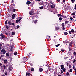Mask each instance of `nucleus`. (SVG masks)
Returning a JSON list of instances; mask_svg holds the SVG:
<instances>
[{
    "label": "nucleus",
    "mask_w": 76,
    "mask_h": 76,
    "mask_svg": "<svg viewBox=\"0 0 76 76\" xmlns=\"http://www.w3.org/2000/svg\"><path fill=\"white\" fill-rule=\"evenodd\" d=\"M1 52H3V54H5L6 53V50H4V49H3L1 50Z\"/></svg>",
    "instance_id": "nucleus-1"
},
{
    "label": "nucleus",
    "mask_w": 76,
    "mask_h": 76,
    "mask_svg": "<svg viewBox=\"0 0 76 76\" xmlns=\"http://www.w3.org/2000/svg\"><path fill=\"white\" fill-rule=\"evenodd\" d=\"M16 15V14H13L12 16V19H15V16Z\"/></svg>",
    "instance_id": "nucleus-2"
},
{
    "label": "nucleus",
    "mask_w": 76,
    "mask_h": 76,
    "mask_svg": "<svg viewBox=\"0 0 76 76\" xmlns=\"http://www.w3.org/2000/svg\"><path fill=\"white\" fill-rule=\"evenodd\" d=\"M12 69H13V68H12V66H10L9 67V69L10 70H12Z\"/></svg>",
    "instance_id": "nucleus-3"
},
{
    "label": "nucleus",
    "mask_w": 76,
    "mask_h": 76,
    "mask_svg": "<svg viewBox=\"0 0 76 76\" xmlns=\"http://www.w3.org/2000/svg\"><path fill=\"white\" fill-rule=\"evenodd\" d=\"M29 14L30 15H33L34 14V12L33 11H31L29 12Z\"/></svg>",
    "instance_id": "nucleus-4"
},
{
    "label": "nucleus",
    "mask_w": 76,
    "mask_h": 76,
    "mask_svg": "<svg viewBox=\"0 0 76 76\" xmlns=\"http://www.w3.org/2000/svg\"><path fill=\"white\" fill-rule=\"evenodd\" d=\"M4 63H6V64H7V61L6 59H5L4 60Z\"/></svg>",
    "instance_id": "nucleus-5"
},
{
    "label": "nucleus",
    "mask_w": 76,
    "mask_h": 76,
    "mask_svg": "<svg viewBox=\"0 0 76 76\" xmlns=\"http://www.w3.org/2000/svg\"><path fill=\"white\" fill-rule=\"evenodd\" d=\"M3 67L4 70H5V69H6V66L4 65L3 66Z\"/></svg>",
    "instance_id": "nucleus-6"
},
{
    "label": "nucleus",
    "mask_w": 76,
    "mask_h": 76,
    "mask_svg": "<svg viewBox=\"0 0 76 76\" xmlns=\"http://www.w3.org/2000/svg\"><path fill=\"white\" fill-rule=\"evenodd\" d=\"M18 54V53L16 52H14V55H15V56H16Z\"/></svg>",
    "instance_id": "nucleus-7"
},
{
    "label": "nucleus",
    "mask_w": 76,
    "mask_h": 76,
    "mask_svg": "<svg viewBox=\"0 0 76 76\" xmlns=\"http://www.w3.org/2000/svg\"><path fill=\"white\" fill-rule=\"evenodd\" d=\"M43 70V69L41 68H39L40 72H42Z\"/></svg>",
    "instance_id": "nucleus-8"
},
{
    "label": "nucleus",
    "mask_w": 76,
    "mask_h": 76,
    "mask_svg": "<svg viewBox=\"0 0 76 76\" xmlns=\"http://www.w3.org/2000/svg\"><path fill=\"white\" fill-rule=\"evenodd\" d=\"M72 44H73V42H70L69 44L70 46H72Z\"/></svg>",
    "instance_id": "nucleus-9"
},
{
    "label": "nucleus",
    "mask_w": 76,
    "mask_h": 76,
    "mask_svg": "<svg viewBox=\"0 0 76 76\" xmlns=\"http://www.w3.org/2000/svg\"><path fill=\"white\" fill-rule=\"evenodd\" d=\"M61 69H63V68H64V65H61Z\"/></svg>",
    "instance_id": "nucleus-10"
},
{
    "label": "nucleus",
    "mask_w": 76,
    "mask_h": 76,
    "mask_svg": "<svg viewBox=\"0 0 76 76\" xmlns=\"http://www.w3.org/2000/svg\"><path fill=\"white\" fill-rule=\"evenodd\" d=\"M27 4H31V2L30 1H27L26 3Z\"/></svg>",
    "instance_id": "nucleus-11"
},
{
    "label": "nucleus",
    "mask_w": 76,
    "mask_h": 76,
    "mask_svg": "<svg viewBox=\"0 0 76 76\" xmlns=\"http://www.w3.org/2000/svg\"><path fill=\"white\" fill-rule=\"evenodd\" d=\"M58 17H60V16L61 17V16H62V15L60 14H58Z\"/></svg>",
    "instance_id": "nucleus-12"
},
{
    "label": "nucleus",
    "mask_w": 76,
    "mask_h": 76,
    "mask_svg": "<svg viewBox=\"0 0 76 76\" xmlns=\"http://www.w3.org/2000/svg\"><path fill=\"white\" fill-rule=\"evenodd\" d=\"M6 56H8V57H9V53H6Z\"/></svg>",
    "instance_id": "nucleus-13"
},
{
    "label": "nucleus",
    "mask_w": 76,
    "mask_h": 76,
    "mask_svg": "<svg viewBox=\"0 0 76 76\" xmlns=\"http://www.w3.org/2000/svg\"><path fill=\"white\" fill-rule=\"evenodd\" d=\"M11 34L12 35H15V32H12Z\"/></svg>",
    "instance_id": "nucleus-14"
},
{
    "label": "nucleus",
    "mask_w": 76,
    "mask_h": 76,
    "mask_svg": "<svg viewBox=\"0 0 76 76\" xmlns=\"http://www.w3.org/2000/svg\"><path fill=\"white\" fill-rule=\"evenodd\" d=\"M8 24H9V25H12V23H11V22H10V21H8Z\"/></svg>",
    "instance_id": "nucleus-15"
},
{
    "label": "nucleus",
    "mask_w": 76,
    "mask_h": 76,
    "mask_svg": "<svg viewBox=\"0 0 76 76\" xmlns=\"http://www.w3.org/2000/svg\"><path fill=\"white\" fill-rule=\"evenodd\" d=\"M71 31L72 33H74V32H75V31H74V30H73V29H72L71 30Z\"/></svg>",
    "instance_id": "nucleus-16"
},
{
    "label": "nucleus",
    "mask_w": 76,
    "mask_h": 76,
    "mask_svg": "<svg viewBox=\"0 0 76 76\" xmlns=\"http://www.w3.org/2000/svg\"><path fill=\"white\" fill-rule=\"evenodd\" d=\"M64 34L65 35H67V34H68V33L67 32H64Z\"/></svg>",
    "instance_id": "nucleus-17"
},
{
    "label": "nucleus",
    "mask_w": 76,
    "mask_h": 76,
    "mask_svg": "<svg viewBox=\"0 0 76 76\" xmlns=\"http://www.w3.org/2000/svg\"><path fill=\"white\" fill-rule=\"evenodd\" d=\"M39 8L40 9H43V7H39Z\"/></svg>",
    "instance_id": "nucleus-18"
},
{
    "label": "nucleus",
    "mask_w": 76,
    "mask_h": 76,
    "mask_svg": "<svg viewBox=\"0 0 76 76\" xmlns=\"http://www.w3.org/2000/svg\"><path fill=\"white\" fill-rule=\"evenodd\" d=\"M67 23H68V21H66L65 22V24H67Z\"/></svg>",
    "instance_id": "nucleus-19"
},
{
    "label": "nucleus",
    "mask_w": 76,
    "mask_h": 76,
    "mask_svg": "<svg viewBox=\"0 0 76 76\" xmlns=\"http://www.w3.org/2000/svg\"><path fill=\"white\" fill-rule=\"evenodd\" d=\"M16 23H18V22H19V20H16Z\"/></svg>",
    "instance_id": "nucleus-20"
},
{
    "label": "nucleus",
    "mask_w": 76,
    "mask_h": 76,
    "mask_svg": "<svg viewBox=\"0 0 76 76\" xmlns=\"http://www.w3.org/2000/svg\"><path fill=\"white\" fill-rule=\"evenodd\" d=\"M75 62H76V59H74V60H73V63H75Z\"/></svg>",
    "instance_id": "nucleus-21"
},
{
    "label": "nucleus",
    "mask_w": 76,
    "mask_h": 76,
    "mask_svg": "<svg viewBox=\"0 0 76 76\" xmlns=\"http://www.w3.org/2000/svg\"><path fill=\"white\" fill-rule=\"evenodd\" d=\"M63 72H65V70H66V69H65V68H64L63 69Z\"/></svg>",
    "instance_id": "nucleus-22"
},
{
    "label": "nucleus",
    "mask_w": 76,
    "mask_h": 76,
    "mask_svg": "<svg viewBox=\"0 0 76 76\" xmlns=\"http://www.w3.org/2000/svg\"><path fill=\"white\" fill-rule=\"evenodd\" d=\"M5 37V36H4V35L2 36V39H3V38H4Z\"/></svg>",
    "instance_id": "nucleus-23"
},
{
    "label": "nucleus",
    "mask_w": 76,
    "mask_h": 76,
    "mask_svg": "<svg viewBox=\"0 0 76 76\" xmlns=\"http://www.w3.org/2000/svg\"><path fill=\"white\" fill-rule=\"evenodd\" d=\"M72 69H70V71H69V72H72Z\"/></svg>",
    "instance_id": "nucleus-24"
},
{
    "label": "nucleus",
    "mask_w": 76,
    "mask_h": 76,
    "mask_svg": "<svg viewBox=\"0 0 76 76\" xmlns=\"http://www.w3.org/2000/svg\"><path fill=\"white\" fill-rule=\"evenodd\" d=\"M66 75H67V76H69V73L68 72H66Z\"/></svg>",
    "instance_id": "nucleus-25"
},
{
    "label": "nucleus",
    "mask_w": 76,
    "mask_h": 76,
    "mask_svg": "<svg viewBox=\"0 0 76 76\" xmlns=\"http://www.w3.org/2000/svg\"><path fill=\"white\" fill-rule=\"evenodd\" d=\"M50 6L52 9H53V8H54V6L53 5H51Z\"/></svg>",
    "instance_id": "nucleus-26"
},
{
    "label": "nucleus",
    "mask_w": 76,
    "mask_h": 76,
    "mask_svg": "<svg viewBox=\"0 0 76 76\" xmlns=\"http://www.w3.org/2000/svg\"><path fill=\"white\" fill-rule=\"evenodd\" d=\"M59 19L60 20H62V18H61V17H60L59 18Z\"/></svg>",
    "instance_id": "nucleus-27"
},
{
    "label": "nucleus",
    "mask_w": 76,
    "mask_h": 76,
    "mask_svg": "<svg viewBox=\"0 0 76 76\" xmlns=\"http://www.w3.org/2000/svg\"><path fill=\"white\" fill-rule=\"evenodd\" d=\"M72 67V66L70 65H69V69H70V68H71V67Z\"/></svg>",
    "instance_id": "nucleus-28"
},
{
    "label": "nucleus",
    "mask_w": 76,
    "mask_h": 76,
    "mask_svg": "<svg viewBox=\"0 0 76 76\" xmlns=\"http://www.w3.org/2000/svg\"><path fill=\"white\" fill-rule=\"evenodd\" d=\"M69 19H70V20H73V18L72 17H70L69 18Z\"/></svg>",
    "instance_id": "nucleus-29"
},
{
    "label": "nucleus",
    "mask_w": 76,
    "mask_h": 76,
    "mask_svg": "<svg viewBox=\"0 0 76 76\" xmlns=\"http://www.w3.org/2000/svg\"><path fill=\"white\" fill-rule=\"evenodd\" d=\"M73 69L74 70H76V68H75V67L73 66Z\"/></svg>",
    "instance_id": "nucleus-30"
},
{
    "label": "nucleus",
    "mask_w": 76,
    "mask_h": 76,
    "mask_svg": "<svg viewBox=\"0 0 76 76\" xmlns=\"http://www.w3.org/2000/svg\"><path fill=\"white\" fill-rule=\"evenodd\" d=\"M6 27L7 29H9V26H6Z\"/></svg>",
    "instance_id": "nucleus-31"
},
{
    "label": "nucleus",
    "mask_w": 76,
    "mask_h": 76,
    "mask_svg": "<svg viewBox=\"0 0 76 76\" xmlns=\"http://www.w3.org/2000/svg\"><path fill=\"white\" fill-rule=\"evenodd\" d=\"M1 57H4V55H1Z\"/></svg>",
    "instance_id": "nucleus-32"
},
{
    "label": "nucleus",
    "mask_w": 76,
    "mask_h": 76,
    "mask_svg": "<svg viewBox=\"0 0 76 76\" xmlns=\"http://www.w3.org/2000/svg\"><path fill=\"white\" fill-rule=\"evenodd\" d=\"M73 54H74V56H75V55H76V53L75 52H74Z\"/></svg>",
    "instance_id": "nucleus-33"
},
{
    "label": "nucleus",
    "mask_w": 76,
    "mask_h": 76,
    "mask_svg": "<svg viewBox=\"0 0 76 76\" xmlns=\"http://www.w3.org/2000/svg\"><path fill=\"white\" fill-rule=\"evenodd\" d=\"M71 1L72 3H74V2H75V0H71Z\"/></svg>",
    "instance_id": "nucleus-34"
},
{
    "label": "nucleus",
    "mask_w": 76,
    "mask_h": 76,
    "mask_svg": "<svg viewBox=\"0 0 76 76\" xmlns=\"http://www.w3.org/2000/svg\"><path fill=\"white\" fill-rule=\"evenodd\" d=\"M75 15V12H73V13L72 14V15Z\"/></svg>",
    "instance_id": "nucleus-35"
},
{
    "label": "nucleus",
    "mask_w": 76,
    "mask_h": 76,
    "mask_svg": "<svg viewBox=\"0 0 76 76\" xmlns=\"http://www.w3.org/2000/svg\"><path fill=\"white\" fill-rule=\"evenodd\" d=\"M61 74L63 73V70H62L61 69Z\"/></svg>",
    "instance_id": "nucleus-36"
},
{
    "label": "nucleus",
    "mask_w": 76,
    "mask_h": 76,
    "mask_svg": "<svg viewBox=\"0 0 76 76\" xmlns=\"http://www.w3.org/2000/svg\"><path fill=\"white\" fill-rule=\"evenodd\" d=\"M60 45V44H58L56 45V47H58Z\"/></svg>",
    "instance_id": "nucleus-37"
},
{
    "label": "nucleus",
    "mask_w": 76,
    "mask_h": 76,
    "mask_svg": "<svg viewBox=\"0 0 76 76\" xmlns=\"http://www.w3.org/2000/svg\"><path fill=\"white\" fill-rule=\"evenodd\" d=\"M31 72H32V71H33L34 70V69L33 68H32L31 69Z\"/></svg>",
    "instance_id": "nucleus-38"
},
{
    "label": "nucleus",
    "mask_w": 76,
    "mask_h": 76,
    "mask_svg": "<svg viewBox=\"0 0 76 76\" xmlns=\"http://www.w3.org/2000/svg\"><path fill=\"white\" fill-rule=\"evenodd\" d=\"M61 51L62 52H64V50L63 49H61Z\"/></svg>",
    "instance_id": "nucleus-39"
},
{
    "label": "nucleus",
    "mask_w": 76,
    "mask_h": 76,
    "mask_svg": "<svg viewBox=\"0 0 76 76\" xmlns=\"http://www.w3.org/2000/svg\"><path fill=\"white\" fill-rule=\"evenodd\" d=\"M62 26L63 27H64V23H63L62 24Z\"/></svg>",
    "instance_id": "nucleus-40"
},
{
    "label": "nucleus",
    "mask_w": 76,
    "mask_h": 76,
    "mask_svg": "<svg viewBox=\"0 0 76 76\" xmlns=\"http://www.w3.org/2000/svg\"><path fill=\"white\" fill-rule=\"evenodd\" d=\"M62 29L63 30H64V29H65V28H64V27H63Z\"/></svg>",
    "instance_id": "nucleus-41"
},
{
    "label": "nucleus",
    "mask_w": 76,
    "mask_h": 76,
    "mask_svg": "<svg viewBox=\"0 0 76 76\" xmlns=\"http://www.w3.org/2000/svg\"><path fill=\"white\" fill-rule=\"evenodd\" d=\"M10 47L11 48H13V45H12V46H11Z\"/></svg>",
    "instance_id": "nucleus-42"
},
{
    "label": "nucleus",
    "mask_w": 76,
    "mask_h": 76,
    "mask_svg": "<svg viewBox=\"0 0 76 76\" xmlns=\"http://www.w3.org/2000/svg\"><path fill=\"white\" fill-rule=\"evenodd\" d=\"M21 19H22V18H20L18 20L20 22V20H21Z\"/></svg>",
    "instance_id": "nucleus-43"
},
{
    "label": "nucleus",
    "mask_w": 76,
    "mask_h": 76,
    "mask_svg": "<svg viewBox=\"0 0 76 76\" xmlns=\"http://www.w3.org/2000/svg\"><path fill=\"white\" fill-rule=\"evenodd\" d=\"M38 22V20H35L34 21V22L36 23Z\"/></svg>",
    "instance_id": "nucleus-44"
},
{
    "label": "nucleus",
    "mask_w": 76,
    "mask_h": 76,
    "mask_svg": "<svg viewBox=\"0 0 76 76\" xmlns=\"http://www.w3.org/2000/svg\"><path fill=\"white\" fill-rule=\"evenodd\" d=\"M5 75H7V73L6 72L5 73Z\"/></svg>",
    "instance_id": "nucleus-45"
},
{
    "label": "nucleus",
    "mask_w": 76,
    "mask_h": 76,
    "mask_svg": "<svg viewBox=\"0 0 76 76\" xmlns=\"http://www.w3.org/2000/svg\"><path fill=\"white\" fill-rule=\"evenodd\" d=\"M28 72H26V76H28Z\"/></svg>",
    "instance_id": "nucleus-46"
},
{
    "label": "nucleus",
    "mask_w": 76,
    "mask_h": 76,
    "mask_svg": "<svg viewBox=\"0 0 76 76\" xmlns=\"http://www.w3.org/2000/svg\"><path fill=\"white\" fill-rule=\"evenodd\" d=\"M11 51H13V49L11 48L10 50Z\"/></svg>",
    "instance_id": "nucleus-47"
},
{
    "label": "nucleus",
    "mask_w": 76,
    "mask_h": 76,
    "mask_svg": "<svg viewBox=\"0 0 76 76\" xmlns=\"http://www.w3.org/2000/svg\"><path fill=\"white\" fill-rule=\"evenodd\" d=\"M2 65L3 64L1 63H0V66H2Z\"/></svg>",
    "instance_id": "nucleus-48"
},
{
    "label": "nucleus",
    "mask_w": 76,
    "mask_h": 76,
    "mask_svg": "<svg viewBox=\"0 0 76 76\" xmlns=\"http://www.w3.org/2000/svg\"><path fill=\"white\" fill-rule=\"evenodd\" d=\"M71 31H69V34H72V32H71Z\"/></svg>",
    "instance_id": "nucleus-49"
},
{
    "label": "nucleus",
    "mask_w": 76,
    "mask_h": 76,
    "mask_svg": "<svg viewBox=\"0 0 76 76\" xmlns=\"http://www.w3.org/2000/svg\"><path fill=\"white\" fill-rule=\"evenodd\" d=\"M17 28H19V25L17 26Z\"/></svg>",
    "instance_id": "nucleus-50"
},
{
    "label": "nucleus",
    "mask_w": 76,
    "mask_h": 76,
    "mask_svg": "<svg viewBox=\"0 0 76 76\" xmlns=\"http://www.w3.org/2000/svg\"><path fill=\"white\" fill-rule=\"evenodd\" d=\"M2 46V44L0 43V47H1Z\"/></svg>",
    "instance_id": "nucleus-51"
},
{
    "label": "nucleus",
    "mask_w": 76,
    "mask_h": 76,
    "mask_svg": "<svg viewBox=\"0 0 76 76\" xmlns=\"http://www.w3.org/2000/svg\"><path fill=\"white\" fill-rule=\"evenodd\" d=\"M1 37H2V36H3V34H1Z\"/></svg>",
    "instance_id": "nucleus-52"
},
{
    "label": "nucleus",
    "mask_w": 76,
    "mask_h": 76,
    "mask_svg": "<svg viewBox=\"0 0 76 76\" xmlns=\"http://www.w3.org/2000/svg\"><path fill=\"white\" fill-rule=\"evenodd\" d=\"M7 21H5V24H7Z\"/></svg>",
    "instance_id": "nucleus-53"
},
{
    "label": "nucleus",
    "mask_w": 76,
    "mask_h": 76,
    "mask_svg": "<svg viewBox=\"0 0 76 76\" xmlns=\"http://www.w3.org/2000/svg\"><path fill=\"white\" fill-rule=\"evenodd\" d=\"M66 66H69V64H68V63H66Z\"/></svg>",
    "instance_id": "nucleus-54"
},
{
    "label": "nucleus",
    "mask_w": 76,
    "mask_h": 76,
    "mask_svg": "<svg viewBox=\"0 0 76 76\" xmlns=\"http://www.w3.org/2000/svg\"><path fill=\"white\" fill-rule=\"evenodd\" d=\"M5 34L7 35H8V34L7 33H5Z\"/></svg>",
    "instance_id": "nucleus-55"
},
{
    "label": "nucleus",
    "mask_w": 76,
    "mask_h": 76,
    "mask_svg": "<svg viewBox=\"0 0 76 76\" xmlns=\"http://www.w3.org/2000/svg\"><path fill=\"white\" fill-rule=\"evenodd\" d=\"M28 76H30V73H29L28 74Z\"/></svg>",
    "instance_id": "nucleus-56"
},
{
    "label": "nucleus",
    "mask_w": 76,
    "mask_h": 76,
    "mask_svg": "<svg viewBox=\"0 0 76 76\" xmlns=\"http://www.w3.org/2000/svg\"><path fill=\"white\" fill-rule=\"evenodd\" d=\"M63 1L64 3H65V0H63Z\"/></svg>",
    "instance_id": "nucleus-57"
},
{
    "label": "nucleus",
    "mask_w": 76,
    "mask_h": 76,
    "mask_svg": "<svg viewBox=\"0 0 76 76\" xmlns=\"http://www.w3.org/2000/svg\"><path fill=\"white\" fill-rule=\"evenodd\" d=\"M14 24H15L14 23H12V25H14Z\"/></svg>",
    "instance_id": "nucleus-58"
},
{
    "label": "nucleus",
    "mask_w": 76,
    "mask_h": 76,
    "mask_svg": "<svg viewBox=\"0 0 76 76\" xmlns=\"http://www.w3.org/2000/svg\"><path fill=\"white\" fill-rule=\"evenodd\" d=\"M73 18H76V17H75V16H73Z\"/></svg>",
    "instance_id": "nucleus-59"
},
{
    "label": "nucleus",
    "mask_w": 76,
    "mask_h": 76,
    "mask_svg": "<svg viewBox=\"0 0 76 76\" xmlns=\"http://www.w3.org/2000/svg\"><path fill=\"white\" fill-rule=\"evenodd\" d=\"M13 12H15V9H14V10H13Z\"/></svg>",
    "instance_id": "nucleus-60"
},
{
    "label": "nucleus",
    "mask_w": 76,
    "mask_h": 76,
    "mask_svg": "<svg viewBox=\"0 0 76 76\" xmlns=\"http://www.w3.org/2000/svg\"><path fill=\"white\" fill-rule=\"evenodd\" d=\"M57 1L58 2H59V1H60V0H57Z\"/></svg>",
    "instance_id": "nucleus-61"
},
{
    "label": "nucleus",
    "mask_w": 76,
    "mask_h": 76,
    "mask_svg": "<svg viewBox=\"0 0 76 76\" xmlns=\"http://www.w3.org/2000/svg\"><path fill=\"white\" fill-rule=\"evenodd\" d=\"M1 48H2V46H0V49H1Z\"/></svg>",
    "instance_id": "nucleus-62"
},
{
    "label": "nucleus",
    "mask_w": 76,
    "mask_h": 76,
    "mask_svg": "<svg viewBox=\"0 0 76 76\" xmlns=\"http://www.w3.org/2000/svg\"><path fill=\"white\" fill-rule=\"evenodd\" d=\"M75 9H76V4L75 5Z\"/></svg>",
    "instance_id": "nucleus-63"
},
{
    "label": "nucleus",
    "mask_w": 76,
    "mask_h": 76,
    "mask_svg": "<svg viewBox=\"0 0 76 76\" xmlns=\"http://www.w3.org/2000/svg\"><path fill=\"white\" fill-rule=\"evenodd\" d=\"M58 76H62L61 75H58Z\"/></svg>",
    "instance_id": "nucleus-64"
}]
</instances>
